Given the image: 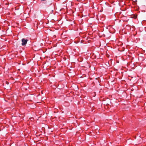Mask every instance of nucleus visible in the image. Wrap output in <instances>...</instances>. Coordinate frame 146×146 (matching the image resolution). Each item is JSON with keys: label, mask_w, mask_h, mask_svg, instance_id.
Instances as JSON below:
<instances>
[{"label": "nucleus", "mask_w": 146, "mask_h": 146, "mask_svg": "<svg viewBox=\"0 0 146 146\" xmlns=\"http://www.w3.org/2000/svg\"><path fill=\"white\" fill-rule=\"evenodd\" d=\"M27 39H25L24 38H23L22 39V46H24L27 43Z\"/></svg>", "instance_id": "1"}, {"label": "nucleus", "mask_w": 146, "mask_h": 146, "mask_svg": "<svg viewBox=\"0 0 146 146\" xmlns=\"http://www.w3.org/2000/svg\"><path fill=\"white\" fill-rule=\"evenodd\" d=\"M137 18V17L136 16H135V17H134V18L135 19H136V18Z\"/></svg>", "instance_id": "2"}]
</instances>
